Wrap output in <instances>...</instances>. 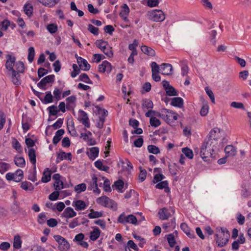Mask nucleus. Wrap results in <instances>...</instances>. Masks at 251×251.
<instances>
[{
	"label": "nucleus",
	"mask_w": 251,
	"mask_h": 251,
	"mask_svg": "<svg viewBox=\"0 0 251 251\" xmlns=\"http://www.w3.org/2000/svg\"><path fill=\"white\" fill-rule=\"evenodd\" d=\"M220 131L218 128H215L210 131L201 148L200 155L202 159L207 160L212 157L220 144Z\"/></svg>",
	"instance_id": "nucleus-1"
},
{
	"label": "nucleus",
	"mask_w": 251,
	"mask_h": 251,
	"mask_svg": "<svg viewBox=\"0 0 251 251\" xmlns=\"http://www.w3.org/2000/svg\"><path fill=\"white\" fill-rule=\"evenodd\" d=\"M215 236L217 246L221 248L225 246L228 242L230 233L226 228H217Z\"/></svg>",
	"instance_id": "nucleus-2"
},
{
	"label": "nucleus",
	"mask_w": 251,
	"mask_h": 251,
	"mask_svg": "<svg viewBox=\"0 0 251 251\" xmlns=\"http://www.w3.org/2000/svg\"><path fill=\"white\" fill-rule=\"evenodd\" d=\"M150 20L156 22H161L165 19V15L161 10H152L147 13Z\"/></svg>",
	"instance_id": "nucleus-3"
},
{
	"label": "nucleus",
	"mask_w": 251,
	"mask_h": 251,
	"mask_svg": "<svg viewBox=\"0 0 251 251\" xmlns=\"http://www.w3.org/2000/svg\"><path fill=\"white\" fill-rule=\"evenodd\" d=\"M55 240L58 243V248L60 251H67L70 248L69 242L60 235H55L53 236Z\"/></svg>",
	"instance_id": "nucleus-4"
},
{
	"label": "nucleus",
	"mask_w": 251,
	"mask_h": 251,
	"mask_svg": "<svg viewBox=\"0 0 251 251\" xmlns=\"http://www.w3.org/2000/svg\"><path fill=\"white\" fill-rule=\"evenodd\" d=\"M162 112V118L168 124L173 123L177 119V114L170 110L164 109Z\"/></svg>",
	"instance_id": "nucleus-5"
},
{
	"label": "nucleus",
	"mask_w": 251,
	"mask_h": 251,
	"mask_svg": "<svg viewBox=\"0 0 251 251\" xmlns=\"http://www.w3.org/2000/svg\"><path fill=\"white\" fill-rule=\"evenodd\" d=\"M97 202L99 204L105 207L113 208L114 209H116V204L115 202L113 201L110 200L107 197L103 196L100 197L97 199Z\"/></svg>",
	"instance_id": "nucleus-6"
},
{
	"label": "nucleus",
	"mask_w": 251,
	"mask_h": 251,
	"mask_svg": "<svg viewBox=\"0 0 251 251\" xmlns=\"http://www.w3.org/2000/svg\"><path fill=\"white\" fill-rule=\"evenodd\" d=\"M6 58L5 68L8 70V74H10V72L15 71L13 69V67L15 64L16 58L10 54L6 55Z\"/></svg>",
	"instance_id": "nucleus-7"
},
{
	"label": "nucleus",
	"mask_w": 251,
	"mask_h": 251,
	"mask_svg": "<svg viewBox=\"0 0 251 251\" xmlns=\"http://www.w3.org/2000/svg\"><path fill=\"white\" fill-rule=\"evenodd\" d=\"M78 113L79 116L77 118L78 120L80 121L86 127L89 128L90 125L87 114L81 110H79L78 111Z\"/></svg>",
	"instance_id": "nucleus-8"
},
{
	"label": "nucleus",
	"mask_w": 251,
	"mask_h": 251,
	"mask_svg": "<svg viewBox=\"0 0 251 251\" xmlns=\"http://www.w3.org/2000/svg\"><path fill=\"white\" fill-rule=\"evenodd\" d=\"M54 75H48L43 79L37 84V86L42 88L44 90L46 89L45 86L47 83H52L54 81Z\"/></svg>",
	"instance_id": "nucleus-9"
},
{
	"label": "nucleus",
	"mask_w": 251,
	"mask_h": 251,
	"mask_svg": "<svg viewBox=\"0 0 251 251\" xmlns=\"http://www.w3.org/2000/svg\"><path fill=\"white\" fill-rule=\"evenodd\" d=\"M75 57L77 59V63L79 65V68L83 71H87L89 70L90 65L88 63L86 60L83 59L81 57H78L77 54H75Z\"/></svg>",
	"instance_id": "nucleus-10"
},
{
	"label": "nucleus",
	"mask_w": 251,
	"mask_h": 251,
	"mask_svg": "<svg viewBox=\"0 0 251 251\" xmlns=\"http://www.w3.org/2000/svg\"><path fill=\"white\" fill-rule=\"evenodd\" d=\"M160 73L164 75H170L172 74V66L168 63H163L160 65Z\"/></svg>",
	"instance_id": "nucleus-11"
},
{
	"label": "nucleus",
	"mask_w": 251,
	"mask_h": 251,
	"mask_svg": "<svg viewBox=\"0 0 251 251\" xmlns=\"http://www.w3.org/2000/svg\"><path fill=\"white\" fill-rule=\"evenodd\" d=\"M201 100L202 103V106L200 110V114L201 116H205L207 115L209 111V106L207 102L202 97H201Z\"/></svg>",
	"instance_id": "nucleus-12"
},
{
	"label": "nucleus",
	"mask_w": 251,
	"mask_h": 251,
	"mask_svg": "<svg viewBox=\"0 0 251 251\" xmlns=\"http://www.w3.org/2000/svg\"><path fill=\"white\" fill-rule=\"evenodd\" d=\"M11 79L14 84L19 85L21 84L20 75L16 71L10 72Z\"/></svg>",
	"instance_id": "nucleus-13"
},
{
	"label": "nucleus",
	"mask_w": 251,
	"mask_h": 251,
	"mask_svg": "<svg viewBox=\"0 0 251 251\" xmlns=\"http://www.w3.org/2000/svg\"><path fill=\"white\" fill-rule=\"evenodd\" d=\"M225 151L228 156L233 157L236 154V148L232 145H227L225 148Z\"/></svg>",
	"instance_id": "nucleus-14"
},
{
	"label": "nucleus",
	"mask_w": 251,
	"mask_h": 251,
	"mask_svg": "<svg viewBox=\"0 0 251 251\" xmlns=\"http://www.w3.org/2000/svg\"><path fill=\"white\" fill-rule=\"evenodd\" d=\"M72 154L70 152L65 153L62 151L58 154L57 157L56 158V163H58L60 161L63 160L64 159L68 158L69 160H71Z\"/></svg>",
	"instance_id": "nucleus-15"
},
{
	"label": "nucleus",
	"mask_w": 251,
	"mask_h": 251,
	"mask_svg": "<svg viewBox=\"0 0 251 251\" xmlns=\"http://www.w3.org/2000/svg\"><path fill=\"white\" fill-rule=\"evenodd\" d=\"M76 215V212L71 207H67L62 213L63 217L67 218H71L75 216Z\"/></svg>",
	"instance_id": "nucleus-16"
},
{
	"label": "nucleus",
	"mask_w": 251,
	"mask_h": 251,
	"mask_svg": "<svg viewBox=\"0 0 251 251\" xmlns=\"http://www.w3.org/2000/svg\"><path fill=\"white\" fill-rule=\"evenodd\" d=\"M99 153V149L98 147H92L90 149L87 154L90 159L94 160L98 156Z\"/></svg>",
	"instance_id": "nucleus-17"
},
{
	"label": "nucleus",
	"mask_w": 251,
	"mask_h": 251,
	"mask_svg": "<svg viewBox=\"0 0 251 251\" xmlns=\"http://www.w3.org/2000/svg\"><path fill=\"white\" fill-rule=\"evenodd\" d=\"M141 50L144 53L149 56H154L155 55V50L152 48L147 46H142L141 47Z\"/></svg>",
	"instance_id": "nucleus-18"
},
{
	"label": "nucleus",
	"mask_w": 251,
	"mask_h": 251,
	"mask_svg": "<svg viewBox=\"0 0 251 251\" xmlns=\"http://www.w3.org/2000/svg\"><path fill=\"white\" fill-rule=\"evenodd\" d=\"M159 219L162 220H166L170 216V213L166 208L161 209L158 212Z\"/></svg>",
	"instance_id": "nucleus-19"
},
{
	"label": "nucleus",
	"mask_w": 251,
	"mask_h": 251,
	"mask_svg": "<svg viewBox=\"0 0 251 251\" xmlns=\"http://www.w3.org/2000/svg\"><path fill=\"white\" fill-rule=\"evenodd\" d=\"M64 130L63 129L57 130L55 136L53 138L52 142L54 145H56L61 140V136L64 134Z\"/></svg>",
	"instance_id": "nucleus-20"
},
{
	"label": "nucleus",
	"mask_w": 251,
	"mask_h": 251,
	"mask_svg": "<svg viewBox=\"0 0 251 251\" xmlns=\"http://www.w3.org/2000/svg\"><path fill=\"white\" fill-rule=\"evenodd\" d=\"M171 105L176 107L181 108L183 105V100L180 97H175L172 99Z\"/></svg>",
	"instance_id": "nucleus-21"
},
{
	"label": "nucleus",
	"mask_w": 251,
	"mask_h": 251,
	"mask_svg": "<svg viewBox=\"0 0 251 251\" xmlns=\"http://www.w3.org/2000/svg\"><path fill=\"white\" fill-rule=\"evenodd\" d=\"M33 8L32 4L29 2L26 3L24 6V11L25 14L30 17L33 14Z\"/></svg>",
	"instance_id": "nucleus-22"
},
{
	"label": "nucleus",
	"mask_w": 251,
	"mask_h": 251,
	"mask_svg": "<svg viewBox=\"0 0 251 251\" xmlns=\"http://www.w3.org/2000/svg\"><path fill=\"white\" fill-rule=\"evenodd\" d=\"M153 107V102L150 99H144L142 100V107L144 110L145 108L152 109Z\"/></svg>",
	"instance_id": "nucleus-23"
},
{
	"label": "nucleus",
	"mask_w": 251,
	"mask_h": 251,
	"mask_svg": "<svg viewBox=\"0 0 251 251\" xmlns=\"http://www.w3.org/2000/svg\"><path fill=\"white\" fill-rule=\"evenodd\" d=\"M73 206H75L76 210H82L85 209L86 207L85 202L82 200L76 201Z\"/></svg>",
	"instance_id": "nucleus-24"
},
{
	"label": "nucleus",
	"mask_w": 251,
	"mask_h": 251,
	"mask_svg": "<svg viewBox=\"0 0 251 251\" xmlns=\"http://www.w3.org/2000/svg\"><path fill=\"white\" fill-rule=\"evenodd\" d=\"M100 231L98 227H94L93 230L90 232V238L93 241L96 240L100 235Z\"/></svg>",
	"instance_id": "nucleus-25"
},
{
	"label": "nucleus",
	"mask_w": 251,
	"mask_h": 251,
	"mask_svg": "<svg viewBox=\"0 0 251 251\" xmlns=\"http://www.w3.org/2000/svg\"><path fill=\"white\" fill-rule=\"evenodd\" d=\"M59 0H37L38 1L42 3L43 5L51 7L57 3Z\"/></svg>",
	"instance_id": "nucleus-26"
},
{
	"label": "nucleus",
	"mask_w": 251,
	"mask_h": 251,
	"mask_svg": "<svg viewBox=\"0 0 251 251\" xmlns=\"http://www.w3.org/2000/svg\"><path fill=\"white\" fill-rule=\"evenodd\" d=\"M51 173L48 168H46L43 173V176L42 178V181L43 182L47 183L50 180Z\"/></svg>",
	"instance_id": "nucleus-27"
},
{
	"label": "nucleus",
	"mask_w": 251,
	"mask_h": 251,
	"mask_svg": "<svg viewBox=\"0 0 251 251\" xmlns=\"http://www.w3.org/2000/svg\"><path fill=\"white\" fill-rule=\"evenodd\" d=\"M28 155L30 162L35 165L36 162L35 151L33 149H30L28 150Z\"/></svg>",
	"instance_id": "nucleus-28"
},
{
	"label": "nucleus",
	"mask_w": 251,
	"mask_h": 251,
	"mask_svg": "<svg viewBox=\"0 0 251 251\" xmlns=\"http://www.w3.org/2000/svg\"><path fill=\"white\" fill-rule=\"evenodd\" d=\"M156 188L159 189H165V191L168 192L169 191L168 187V183L167 181H162L156 185Z\"/></svg>",
	"instance_id": "nucleus-29"
},
{
	"label": "nucleus",
	"mask_w": 251,
	"mask_h": 251,
	"mask_svg": "<svg viewBox=\"0 0 251 251\" xmlns=\"http://www.w3.org/2000/svg\"><path fill=\"white\" fill-rule=\"evenodd\" d=\"M22 241L21 237L19 235H16L14 236L13 247L16 249H19L21 248Z\"/></svg>",
	"instance_id": "nucleus-30"
},
{
	"label": "nucleus",
	"mask_w": 251,
	"mask_h": 251,
	"mask_svg": "<svg viewBox=\"0 0 251 251\" xmlns=\"http://www.w3.org/2000/svg\"><path fill=\"white\" fill-rule=\"evenodd\" d=\"M13 174L14 181L17 182L20 181L24 177L23 172L21 170H18Z\"/></svg>",
	"instance_id": "nucleus-31"
},
{
	"label": "nucleus",
	"mask_w": 251,
	"mask_h": 251,
	"mask_svg": "<svg viewBox=\"0 0 251 251\" xmlns=\"http://www.w3.org/2000/svg\"><path fill=\"white\" fill-rule=\"evenodd\" d=\"M95 44L96 46L103 51L105 49L108 45L107 42L104 41L102 40H98L96 41Z\"/></svg>",
	"instance_id": "nucleus-32"
},
{
	"label": "nucleus",
	"mask_w": 251,
	"mask_h": 251,
	"mask_svg": "<svg viewBox=\"0 0 251 251\" xmlns=\"http://www.w3.org/2000/svg\"><path fill=\"white\" fill-rule=\"evenodd\" d=\"M103 213L101 212L95 211L93 209L90 210V213L88 216L90 219L100 218L102 216Z\"/></svg>",
	"instance_id": "nucleus-33"
},
{
	"label": "nucleus",
	"mask_w": 251,
	"mask_h": 251,
	"mask_svg": "<svg viewBox=\"0 0 251 251\" xmlns=\"http://www.w3.org/2000/svg\"><path fill=\"white\" fill-rule=\"evenodd\" d=\"M79 80L86 83L92 84V81L89 78L88 75L85 73L81 74L79 76Z\"/></svg>",
	"instance_id": "nucleus-34"
},
{
	"label": "nucleus",
	"mask_w": 251,
	"mask_h": 251,
	"mask_svg": "<svg viewBox=\"0 0 251 251\" xmlns=\"http://www.w3.org/2000/svg\"><path fill=\"white\" fill-rule=\"evenodd\" d=\"M16 72L18 73H23L24 72L25 67L23 62L21 61H18L15 64Z\"/></svg>",
	"instance_id": "nucleus-35"
},
{
	"label": "nucleus",
	"mask_w": 251,
	"mask_h": 251,
	"mask_svg": "<svg viewBox=\"0 0 251 251\" xmlns=\"http://www.w3.org/2000/svg\"><path fill=\"white\" fill-rule=\"evenodd\" d=\"M28 60L29 62H32L34 58L35 50L33 47H31L28 50Z\"/></svg>",
	"instance_id": "nucleus-36"
},
{
	"label": "nucleus",
	"mask_w": 251,
	"mask_h": 251,
	"mask_svg": "<svg viewBox=\"0 0 251 251\" xmlns=\"http://www.w3.org/2000/svg\"><path fill=\"white\" fill-rule=\"evenodd\" d=\"M14 162L15 164L20 167H23L25 166V162L24 158L22 157H17L15 159Z\"/></svg>",
	"instance_id": "nucleus-37"
},
{
	"label": "nucleus",
	"mask_w": 251,
	"mask_h": 251,
	"mask_svg": "<svg viewBox=\"0 0 251 251\" xmlns=\"http://www.w3.org/2000/svg\"><path fill=\"white\" fill-rule=\"evenodd\" d=\"M86 185L85 183H81L76 185L75 187V190L77 193H80L82 192H84L86 190Z\"/></svg>",
	"instance_id": "nucleus-38"
},
{
	"label": "nucleus",
	"mask_w": 251,
	"mask_h": 251,
	"mask_svg": "<svg viewBox=\"0 0 251 251\" xmlns=\"http://www.w3.org/2000/svg\"><path fill=\"white\" fill-rule=\"evenodd\" d=\"M182 152L189 159H192L193 157V153L191 150L188 148H184L182 149Z\"/></svg>",
	"instance_id": "nucleus-39"
},
{
	"label": "nucleus",
	"mask_w": 251,
	"mask_h": 251,
	"mask_svg": "<svg viewBox=\"0 0 251 251\" xmlns=\"http://www.w3.org/2000/svg\"><path fill=\"white\" fill-rule=\"evenodd\" d=\"M21 188L25 190H29L30 191H32L33 190V187L31 183H29L26 181L22 182L21 185Z\"/></svg>",
	"instance_id": "nucleus-40"
},
{
	"label": "nucleus",
	"mask_w": 251,
	"mask_h": 251,
	"mask_svg": "<svg viewBox=\"0 0 251 251\" xmlns=\"http://www.w3.org/2000/svg\"><path fill=\"white\" fill-rule=\"evenodd\" d=\"M165 91L167 95L169 96H175L177 95L176 91L172 86L168 88L167 87Z\"/></svg>",
	"instance_id": "nucleus-41"
},
{
	"label": "nucleus",
	"mask_w": 251,
	"mask_h": 251,
	"mask_svg": "<svg viewBox=\"0 0 251 251\" xmlns=\"http://www.w3.org/2000/svg\"><path fill=\"white\" fill-rule=\"evenodd\" d=\"M137 222V219L135 216L133 215H129L126 217V223H130L133 225H136Z\"/></svg>",
	"instance_id": "nucleus-42"
},
{
	"label": "nucleus",
	"mask_w": 251,
	"mask_h": 251,
	"mask_svg": "<svg viewBox=\"0 0 251 251\" xmlns=\"http://www.w3.org/2000/svg\"><path fill=\"white\" fill-rule=\"evenodd\" d=\"M150 125L153 127H156L160 125L161 122L156 117H151L150 120Z\"/></svg>",
	"instance_id": "nucleus-43"
},
{
	"label": "nucleus",
	"mask_w": 251,
	"mask_h": 251,
	"mask_svg": "<svg viewBox=\"0 0 251 251\" xmlns=\"http://www.w3.org/2000/svg\"><path fill=\"white\" fill-rule=\"evenodd\" d=\"M148 150L149 152L153 154H157L160 152L159 148L154 145H149L148 146Z\"/></svg>",
	"instance_id": "nucleus-44"
},
{
	"label": "nucleus",
	"mask_w": 251,
	"mask_h": 251,
	"mask_svg": "<svg viewBox=\"0 0 251 251\" xmlns=\"http://www.w3.org/2000/svg\"><path fill=\"white\" fill-rule=\"evenodd\" d=\"M151 72L153 73H160V69L159 65L155 62H152L151 64Z\"/></svg>",
	"instance_id": "nucleus-45"
},
{
	"label": "nucleus",
	"mask_w": 251,
	"mask_h": 251,
	"mask_svg": "<svg viewBox=\"0 0 251 251\" xmlns=\"http://www.w3.org/2000/svg\"><path fill=\"white\" fill-rule=\"evenodd\" d=\"M88 30L94 35H98L99 34V28L91 24L88 25Z\"/></svg>",
	"instance_id": "nucleus-46"
},
{
	"label": "nucleus",
	"mask_w": 251,
	"mask_h": 251,
	"mask_svg": "<svg viewBox=\"0 0 251 251\" xmlns=\"http://www.w3.org/2000/svg\"><path fill=\"white\" fill-rule=\"evenodd\" d=\"M47 220V217L45 213H40L38 217L37 222L40 225L44 224L46 220Z\"/></svg>",
	"instance_id": "nucleus-47"
},
{
	"label": "nucleus",
	"mask_w": 251,
	"mask_h": 251,
	"mask_svg": "<svg viewBox=\"0 0 251 251\" xmlns=\"http://www.w3.org/2000/svg\"><path fill=\"white\" fill-rule=\"evenodd\" d=\"M124 182L122 180H118L114 182V185L115 187L119 190L121 192H122V190L124 188Z\"/></svg>",
	"instance_id": "nucleus-48"
},
{
	"label": "nucleus",
	"mask_w": 251,
	"mask_h": 251,
	"mask_svg": "<svg viewBox=\"0 0 251 251\" xmlns=\"http://www.w3.org/2000/svg\"><path fill=\"white\" fill-rule=\"evenodd\" d=\"M167 240L171 247H174L176 244V241L174 238V236L172 234L168 235Z\"/></svg>",
	"instance_id": "nucleus-49"
},
{
	"label": "nucleus",
	"mask_w": 251,
	"mask_h": 251,
	"mask_svg": "<svg viewBox=\"0 0 251 251\" xmlns=\"http://www.w3.org/2000/svg\"><path fill=\"white\" fill-rule=\"evenodd\" d=\"M140 172L139 175V179L141 181H143L146 178L147 171L145 169H142L141 167H140Z\"/></svg>",
	"instance_id": "nucleus-50"
},
{
	"label": "nucleus",
	"mask_w": 251,
	"mask_h": 251,
	"mask_svg": "<svg viewBox=\"0 0 251 251\" xmlns=\"http://www.w3.org/2000/svg\"><path fill=\"white\" fill-rule=\"evenodd\" d=\"M102 51L108 57H112L113 55L112 48L108 46V45L106 47L105 49H104Z\"/></svg>",
	"instance_id": "nucleus-51"
},
{
	"label": "nucleus",
	"mask_w": 251,
	"mask_h": 251,
	"mask_svg": "<svg viewBox=\"0 0 251 251\" xmlns=\"http://www.w3.org/2000/svg\"><path fill=\"white\" fill-rule=\"evenodd\" d=\"M123 9L122 12L120 13V15L121 17H124V15L127 16L129 13V9L126 4H124L123 6Z\"/></svg>",
	"instance_id": "nucleus-52"
},
{
	"label": "nucleus",
	"mask_w": 251,
	"mask_h": 251,
	"mask_svg": "<svg viewBox=\"0 0 251 251\" xmlns=\"http://www.w3.org/2000/svg\"><path fill=\"white\" fill-rule=\"evenodd\" d=\"M47 29L51 33H54L57 31V26L54 24H51L47 26Z\"/></svg>",
	"instance_id": "nucleus-53"
},
{
	"label": "nucleus",
	"mask_w": 251,
	"mask_h": 251,
	"mask_svg": "<svg viewBox=\"0 0 251 251\" xmlns=\"http://www.w3.org/2000/svg\"><path fill=\"white\" fill-rule=\"evenodd\" d=\"M47 223L49 226L53 227L57 225L58 222L55 219L50 218L47 220Z\"/></svg>",
	"instance_id": "nucleus-54"
},
{
	"label": "nucleus",
	"mask_w": 251,
	"mask_h": 251,
	"mask_svg": "<svg viewBox=\"0 0 251 251\" xmlns=\"http://www.w3.org/2000/svg\"><path fill=\"white\" fill-rule=\"evenodd\" d=\"M205 91L209 96V98L210 99L212 103H215V97L213 94V92L211 90L209 89L208 88L206 87L205 88Z\"/></svg>",
	"instance_id": "nucleus-55"
},
{
	"label": "nucleus",
	"mask_w": 251,
	"mask_h": 251,
	"mask_svg": "<svg viewBox=\"0 0 251 251\" xmlns=\"http://www.w3.org/2000/svg\"><path fill=\"white\" fill-rule=\"evenodd\" d=\"M165 178L164 175L161 174H156L153 177V182L156 183L158 182L161 181Z\"/></svg>",
	"instance_id": "nucleus-56"
},
{
	"label": "nucleus",
	"mask_w": 251,
	"mask_h": 251,
	"mask_svg": "<svg viewBox=\"0 0 251 251\" xmlns=\"http://www.w3.org/2000/svg\"><path fill=\"white\" fill-rule=\"evenodd\" d=\"M11 247L10 244L8 242H3L0 244V250L6 251H7Z\"/></svg>",
	"instance_id": "nucleus-57"
},
{
	"label": "nucleus",
	"mask_w": 251,
	"mask_h": 251,
	"mask_svg": "<svg viewBox=\"0 0 251 251\" xmlns=\"http://www.w3.org/2000/svg\"><path fill=\"white\" fill-rule=\"evenodd\" d=\"M8 168V165L4 162L0 161V173L3 174L6 172Z\"/></svg>",
	"instance_id": "nucleus-58"
},
{
	"label": "nucleus",
	"mask_w": 251,
	"mask_h": 251,
	"mask_svg": "<svg viewBox=\"0 0 251 251\" xmlns=\"http://www.w3.org/2000/svg\"><path fill=\"white\" fill-rule=\"evenodd\" d=\"M48 109L49 110V113H50V115H53V116L56 115L59 111L57 109V106H54V105H52L51 106H50L48 108Z\"/></svg>",
	"instance_id": "nucleus-59"
},
{
	"label": "nucleus",
	"mask_w": 251,
	"mask_h": 251,
	"mask_svg": "<svg viewBox=\"0 0 251 251\" xmlns=\"http://www.w3.org/2000/svg\"><path fill=\"white\" fill-rule=\"evenodd\" d=\"M159 0H147V5L150 7H155L159 4Z\"/></svg>",
	"instance_id": "nucleus-60"
},
{
	"label": "nucleus",
	"mask_w": 251,
	"mask_h": 251,
	"mask_svg": "<svg viewBox=\"0 0 251 251\" xmlns=\"http://www.w3.org/2000/svg\"><path fill=\"white\" fill-rule=\"evenodd\" d=\"M44 100L46 103H50L52 101V96L50 92L49 91L46 93Z\"/></svg>",
	"instance_id": "nucleus-61"
},
{
	"label": "nucleus",
	"mask_w": 251,
	"mask_h": 251,
	"mask_svg": "<svg viewBox=\"0 0 251 251\" xmlns=\"http://www.w3.org/2000/svg\"><path fill=\"white\" fill-rule=\"evenodd\" d=\"M59 195V193L57 190H56L49 195V199L51 201L56 200L58 199Z\"/></svg>",
	"instance_id": "nucleus-62"
},
{
	"label": "nucleus",
	"mask_w": 251,
	"mask_h": 251,
	"mask_svg": "<svg viewBox=\"0 0 251 251\" xmlns=\"http://www.w3.org/2000/svg\"><path fill=\"white\" fill-rule=\"evenodd\" d=\"M88 10L91 13L93 14H96L99 12L98 9L95 8L92 4H89L87 5Z\"/></svg>",
	"instance_id": "nucleus-63"
},
{
	"label": "nucleus",
	"mask_w": 251,
	"mask_h": 251,
	"mask_svg": "<svg viewBox=\"0 0 251 251\" xmlns=\"http://www.w3.org/2000/svg\"><path fill=\"white\" fill-rule=\"evenodd\" d=\"M48 71L43 68H40L38 70V75L39 78L47 74Z\"/></svg>",
	"instance_id": "nucleus-64"
}]
</instances>
